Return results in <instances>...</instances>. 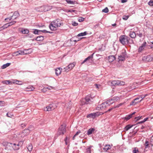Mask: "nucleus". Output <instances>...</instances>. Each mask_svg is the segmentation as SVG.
I'll return each instance as SVG.
<instances>
[{"instance_id":"obj_1","label":"nucleus","mask_w":153,"mask_h":153,"mask_svg":"<svg viewBox=\"0 0 153 153\" xmlns=\"http://www.w3.org/2000/svg\"><path fill=\"white\" fill-rule=\"evenodd\" d=\"M63 25V23L59 19L54 20L49 25V28L51 30H54L56 28Z\"/></svg>"},{"instance_id":"obj_2","label":"nucleus","mask_w":153,"mask_h":153,"mask_svg":"<svg viewBox=\"0 0 153 153\" xmlns=\"http://www.w3.org/2000/svg\"><path fill=\"white\" fill-rule=\"evenodd\" d=\"M4 146H6L7 148H8V146H11L14 150H18L19 149L20 147L21 146L22 144V141H20L17 143H11L8 142H4L2 143Z\"/></svg>"},{"instance_id":"obj_3","label":"nucleus","mask_w":153,"mask_h":153,"mask_svg":"<svg viewBox=\"0 0 153 153\" xmlns=\"http://www.w3.org/2000/svg\"><path fill=\"white\" fill-rule=\"evenodd\" d=\"M114 100V99H111V100H109L106 101V102L102 103L98 107V108H100V109H98L99 110L100 109L101 110L105 109L106 107L112 104L113 102L112 101Z\"/></svg>"},{"instance_id":"obj_4","label":"nucleus","mask_w":153,"mask_h":153,"mask_svg":"<svg viewBox=\"0 0 153 153\" xmlns=\"http://www.w3.org/2000/svg\"><path fill=\"white\" fill-rule=\"evenodd\" d=\"M108 84L111 86H113L116 85H122L125 84V82L120 80H112L108 82Z\"/></svg>"},{"instance_id":"obj_5","label":"nucleus","mask_w":153,"mask_h":153,"mask_svg":"<svg viewBox=\"0 0 153 153\" xmlns=\"http://www.w3.org/2000/svg\"><path fill=\"white\" fill-rule=\"evenodd\" d=\"M52 8L51 6L47 5L38 7L36 8V10L38 11L46 12L51 10Z\"/></svg>"},{"instance_id":"obj_6","label":"nucleus","mask_w":153,"mask_h":153,"mask_svg":"<svg viewBox=\"0 0 153 153\" xmlns=\"http://www.w3.org/2000/svg\"><path fill=\"white\" fill-rule=\"evenodd\" d=\"M128 37L125 35L121 36L119 40L120 43L123 45L128 44Z\"/></svg>"},{"instance_id":"obj_7","label":"nucleus","mask_w":153,"mask_h":153,"mask_svg":"<svg viewBox=\"0 0 153 153\" xmlns=\"http://www.w3.org/2000/svg\"><path fill=\"white\" fill-rule=\"evenodd\" d=\"M126 52L125 50H123L120 55L118 56V59L119 61H124L127 57Z\"/></svg>"},{"instance_id":"obj_8","label":"nucleus","mask_w":153,"mask_h":153,"mask_svg":"<svg viewBox=\"0 0 153 153\" xmlns=\"http://www.w3.org/2000/svg\"><path fill=\"white\" fill-rule=\"evenodd\" d=\"M66 126L65 124L62 125L59 127L57 134L59 135H63L66 131Z\"/></svg>"},{"instance_id":"obj_9","label":"nucleus","mask_w":153,"mask_h":153,"mask_svg":"<svg viewBox=\"0 0 153 153\" xmlns=\"http://www.w3.org/2000/svg\"><path fill=\"white\" fill-rule=\"evenodd\" d=\"M91 97L89 96H86L85 99H82L81 101L82 104L83 105L85 104H88L91 103Z\"/></svg>"},{"instance_id":"obj_10","label":"nucleus","mask_w":153,"mask_h":153,"mask_svg":"<svg viewBox=\"0 0 153 153\" xmlns=\"http://www.w3.org/2000/svg\"><path fill=\"white\" fill-rule=\"evenodd\" d=\"M56 108V105L53 103L49 104L48 106L44 108L45 111H50L54 110Z\"/></svg>"},{"instance_id":"obj_11","label":"nucleus","mask_w":153,"mask_h":153,"mask_svg":"<svg viewBox=\"0 0 153 153\" xmlns=\"http://www.w3.org/2000/svg\"><path fill=\"white\" fill-rule=\"evenodd\" d=\"M25 137V136L22 132H20L17 134H15L13 135V137L15 139H16L17 138L18 139L20 140L24 138Z\"/></svg>"},{"instance_id":"obj_12","label":"nucleus","mask_w":153,"mask_h":153,"mask_svg":"<svg viewBox=\"0 0 153 153\" xmlns=\"http://www.w3.org/2000/svg\"><path fill=\"white\" fill-rule=\"evenodd\" d=\"M19 13L17 11H16L14 12L12 16L11 17L6 18L5 19V20H7L8 19H9V20H10L12 19V18H14V19H15L19 17Z\"/></svg>"},{"instance_id":"obj_13","label":"nucleus","mask_w":153,"mask_h":153,"mask_svg":"<svg viewBox=\"0 0 153 153\" xmlns=\"http://www.w3.org/2000/svg\"><path fill=\"white\" fill-rule=\"evenodd\" d=\"M142 59L145 62H150L153 60V58L151 56L147 55L143 57Z\"/></svg>"},{"instance_id":"obj_14","label":"nucleus","mask_w":153,"mask_h":153,"mask_svg":"<svg viewBox=\"0 0 153 153\" xmlns=\"http://www.w3.org/2000/svg\"><path fill=\"white\" fill-rule=\"evenodd\" d=\"M94 53H93L91 55L89 56L87 58H86L82 63L81 64H83L85 62L87 61H89L90 63L91 62L93 61L92 59H93V55L94 54Z\"/></svg>"},{"instance_id":"obj_15","label":"nucleus","mask_w":153,"mask_h":153,"mask_svg":"<svg viewBox=\"0 0 153 153\" xmlns=\"http://www.w3.org/2000/svg\"><path fill=\"white\" fill-rule=\"evenodd\" d=\"M146 42H144L140 46L138 49V52H141V51L145 50L146 48Z\"/></svg>"},{"instance_id":"obj_16","label":"nucleus","mask_w":153,"mask_h":153,"mask_svg":"<svg viewBox=\"0 0 153 153\" xmlns=\"http://www.w3.org/2000/svg\"><path fill=\"white\" fill-rule=\"evenodd\" d=\"M31 127V126H30L28 127V128L24 129L22 131V132L25 136L28 135L30 133V131L32 130L30 129Z\"/></svg>"},{"instance_id":"obj_17","label":"nucleus","mask_w":153,"mask_h":153,"mask_svg":"<svg viewBox=\"0 0 153 153\" xmlns=\"http://www.w3.org/2000/svg\"><path fill=\"white\" fill-rule=\"evenodd\" d=\"M140 99V98L137 97L134 99L130 103V105H136L137 103L140 102L139 101H137V100Z\"/></svg>"},{"instance_id":"obj_18","label":"nucleus","mask_w":153,"mask_h":153,"mask_svg":"<svg viewBox=\"0 0 153 153\" xmlns=\"http://www.w3.org/2000/svg\"><path fill=\"white\" fill-rule=\"evenodd\" d=\"M23 51H19L16 52H15L13 53L14 56H16L19 55H24Z\"/></svg>"},{"instance_id":"obj_19","label":"nucleus","mask_w":153,"mask_h":153,"mask_svg":"<svg viewBox=\"0 0 153 153\" xmlns=\"http://www.w3.org/2000/svg\"><path fill=\"white\" fill-rule=\"evenodd\" d=\"M24 55L30 53L32 52V50L30 48L28 49H25L23 51Z\"/></svg>"},{"instance_id":"obj_20","label":"nucleus","mask_w":153,"mask_h":153,"mask_svg":"<svg viewBox=\"0 0 153 153\" xmlns=\"http://www.w3.org/2000/svg\"><path fill=\"white\" fill-rule=\"evenodd\" d=\"M115 57L114 55L110 56L108 57V59L109 62H112L115 59Z\"/></svg>"},{"instance_id":"obj_21","label":"nucleus","mask_w":153,"mask_h":153,"mask_svg":"<svg viewBox=\"0 0 153 153\" xmlns=\"http://www.w3.org/2000/svg\"><path fill=\"white\" fill-rule=\"evenodd\" d=\"M75 65L76 63L75 62H73V63L70 64L68 66V68L70 70H71L75 66Z\"/></svg>"},{"instance_id":"obj_22","label":"nucleus","mask_w":153,"mask_h":153,"mask_svg":"<svg viewBox=\"0 0 153 153\" xmlns=\"http://www.w3.org/2000/svg\"><path fill=\"white\" fill-rule=\"evenodd\" d=\"M61 70L62 69L60 68H57L55 69L56 74L57 76H58L61 74Z\"/></svg>"},{"instance_id":"obj_23","label":"nucleus","mask_w":153,"mask_h":153,"mask_svg":"<svg viewBox=\"0 0 153 153\" xmlns=\"http://www.w3.org/2000/svg\"><path fill=\"white\" fill-rule=\"evenodd\" d=\"M111 148V146L109 145H106L103 148V149L105 152H106L108 150Z\"/></svg>"},{"instance_id":"obj_24","label":"nucleus","mask_w":153,"mask_h":153,"mask_svg":"<svg viewBox=\"0 0 153 153\" xmlns=\"http://www.w3.org/2000/svg\"><path fill=\"white\" fill-rule=\"evenodd\" d=\"M2 82L3 84H6V85H10L12 84V82L9 80H6L3 81Z\"/></svg>"},{"instance_id":"obj_25","label":"nucleus","mask_w":153,"mask_h":153,"mask_svg":"<svg viewBox=\"0 0 153 153\" xmlns=\"http://www.w3.org/2000/svg\"><path fill=\"white\" fill-rule=\"evenodd\" d=\"M129 35L132 38H134L136 36V34L134 32H131L130 33Z\"/></svg>"},{"instance_id":"obj_26","label":"nucleus","mask_w":153,"mask_h":153,"mask_svg":"<svg viewBox=\"0 0 153 153\" xmlns=\"http://www.w3.org/2000/svg\"><path fill=\"white\" fill-rule=\"evenodd\" d=\"M21 32L23 34H27L29 33V30L27 29H22Z\"/></svg>"},{"instance_id":"obj_27","label":"nucleus","mask_w":153,"mask_h":153,"mask_svg":"<svg viewBox=\"0 0 153 153\" xmlns=\"http://www.w3.org/2000/svg\"><path fill=\"white\" fill-rule=\"evenodd\" d=\"M95 130L94 128H91L88 129V131L87 134L88 135H89L92 134L93 131H94Z\"/></svg>"},{"instance_id":"obj_28","label":"nucleus","mask_w":153,"mask_h":153,"mask_svg":"<svg viewBox=\"0 0 153 153\" xmlns=\"http://www.w3.org/2000/svg\"><path fill=\"white\" fill-rule=\"evenodd\" d=\"M44 39V37L42 36H39L37 37L36 39V40L37 41H42Z\"/></svg>"},{"instance_id":"obj_29","label":"nucleus","mask_w":153,"mask_h":153,"mask_svg":"<svg viewBox=\"0 0 153 153\" xmlns=\"http://www.w3.org/2000/svg\"><path fill=\"white\" fill-rule=\"evenodd\" d=\"M12 84L13 83V84L16 83V84H18V85H22V83H17V82H22L21 81H19L17 80L16 79L13 80V81H12Z\"/></svg>"},{"instance_id":"obj_30","label":"nucleus","mask_w":153,"mask_h":153,"mask_svg":"<svg viewBox=\"0 0 153 153\" xmlns=\"http://www.w3.org/2000/svg\"><path fill=\"white\" fill-rule=\"evenodd\" d=\"M27 149L29 151H31L33 149L32 145L31 144H29L28 146L27 147Z\"/></svg>"},{"instance_id":"obj_31","label":"nucleus","mask_w":153,"mask_h":153,"mask_svg":"<svg viewBox=\"0 0 153 153\" xmlns=\"http://www.w3.org/2000/svg\"><path fill=\"white\" fill-rule=\"evenodd\" d=\"M133 125H127L124 128V130L126 131H128L129 129H130Z\"/></svg>"},{"instance_id":"obj_32","label":"nucleus","mask_w":153,"mask_h":153,"mask_svg":"<svg viewBox=\"0 0 153 153\" xmlns=\"http://www.w3.org/2000/svg\"><path fill=\"white\" fill-rule=\"evenodd\" d=\"M10 63H7L6 64H4L1 66V68L2 69H4L7 67L9 66L10 65Z\"/></svg>"},{"instance_id":"obj_33","label":"nucleus","mask_w":153,"mask_h":153,"mask_svg":"<svg viewBox=\"0 0 153 153\" xmlns=\"http://www.w3.org/2000/svg\"><path fill=\"white\" fill-rule=\"evenodd\" d=\"M87 34V33L85 31L84 32L81 33H79V34H78L77 35V36L78 37L83 36H85V35H86Z\"/></svg>"},{"instance_id":"obj_34","label":"nucleus","mask_w":153,"mask_h":153,"mask_svg":"<svg viewBox=\"0 0 153 153\" xmlns=\"http://www.w3.org/2000/svg\"><path fill=\"white\" fill-rule=\"evenodd\" d=\"M96 114L95 113L91 114L87 116V117H91L92 118H94Z\"/></svg>"},{"instance_id":"obj_35","label":"nucleus","mask_w":153,"mask_h":153,"mask_svg":"<svg viewBox=\"0 0 153 153\" xmlns=\"http://www.w3.org/2000/svg\"><path fill=\"white\" fill-rule=\"evenodd\" d=\"M139 152L138 149L137 147H134L132 151L133 153H138Z\"/></svg>"},{"instance_id":"obj_36","label":"nucleus","mask_w":153,"mask_h":153,"mask_svg":"<svg viewBox=\"0 0 153 153\" xmlns=\"http://www.w3.org/2000/svg\"><path fill=\"white\" fill-rule=\"evenodd\" d=\"M128 44H132L134 43V42L133 40L130 38L129 37H128Z\"/></svg>"},{"instance_id":"obj_37","label":"nucleus","mask_w":153,"mask_h":153,"mask_svg":"<svg viewBox=\"0 0 153 153\" xmlns=\"http://www.w3.org/2000/svg\"><path fill=\"white\" fill-rule=\"evenodd\" d=\"M149 142L146 140L144 144V145L145 146V148H147L149 147V145H150V144H149Z\"/></svg>"},{"instance_id":"obj_38","label":"nucleus","mask_w":153,"mask_h":153,"mask_svg":"<svg viewBox=\"0 0 153 153\" xmlns=\"http://www.w3.org/2000/svg\"><path fill=\"white\" fill-rule=\"evenodd\" d=\"M69 4H75V1H73L70 0H65Z\"/></svg>"},{"instance_id":"obj_39","label":"nucleus","mask_w":153,"mask_h":153,"mask_svg":"<svg viewBox=\"0 0 153 153\" xmlns=\"http://www.w3.org/2000/svg\"><path fill=\"white\" fill-rule=\"evenodd\" d=\"M45 88H47L49 90H51V89H54V88L53 87L49 86L47 88H45L43 89V91L44 90Z\"/></svg>"},{"instance_id":"obj_40","label":"nucleus","mask_w":153,"mask_h":153,"mask_svg":"<svg viewBox=\"0 0 153 153\" xmlns=\"http://www.w3.org/2000/svg\"><path fill=\"white\" fill-rule=\"evenodd\" d=\"M91 146L88 147V148L86 149V152L87 153H91Z\"/></svg>"},{"instance_id":"obj_41","label":"nucleus","mask_w":153,"mask_h":153,"mask_svg":"<svg viewBox=\"0 0 153 153\" xmlns=\"http://www.w3.org/2000/svg\"><path fill=\"white\" fill-rule=\"evenodd\" d=\"M16 23V21H13V22H10L7 23L8 25V26H11V25L14 24Z\"/></svg>"},{"instance_id":"obj_42","label":"nucleus","mask_w":153,"mask_h":153,"mask_svg":"<svg viewBox=\"0 0 153 153\" xmlns=\"http://www.w3.org/2000/svg\"><path fill=\"white\" fill-rule=\"evenodd\" d=\"M108 9L107 7H106L102 10V12L105 13H107L108 12Z\"/></svg>"},{"instance_id":"obj_43","label":"nucleus","mask_w":153,"mask_h":153,"mask_svg":"<svg viewBox=\"0 0 153 153\" xmlns=\"http://www.w3.org/2000/svg\"><path fill=\"white\" fill-rule=\"evenodd\" d=\"M9 27V26H8V23H7L5 25H4L2 27H1V28H2L3 29H4L5 28H6L7 27Z\"/></svg>"},{"instance_id":"obj_44","label":"nucleus","mask_w":153,"mask_h":153,"mask_svg":"<svg viewBox=\"0 0 153 153\" xmlns=\"http://www.w3.org/2000/svg\"><path fill=\"white\" fill-rule=\"evenodd\" d=\"M80 130H79L76 133V134L74 135V137H73V140H74V139H75V137L78 135L80 133Z\"/></svg>"},{"instance_id":"obj_45","label":"nucleus","mask_w":153,"mask_h":153,"mask_svg":"<svg viewBox=\"0 0 153 153\" xmlns=\"http://www.w3.org/2000/svg\"><path fill=\"white\" fill-rule=\"evenodd\" d=\"M27 89H30L31 91H33V90L35 88L34 87L31 86H28L27 88Z\"/></svg>"},{"instance_id":"obj_46","label":"nucleus","mask_w":153,"mask_h":153,"mask_svg":"<svg viewBox=\"0 0 153 153\" xmlns=\"http://www.w3.org/2000/svg\"><path fill=\"white\" fill-rule=\"evenodd\" d=\"M5 102L4 101H0V106H3L5 105Z\"/></svg>"},{"instance_id":"obj_47","label":"nucleus","mask_w":153,"mask_h":153,"mask_svg":"<svg viewBox=\"0 0 153 153\" xmlns=\"http://www.w3.org/2000/svg\"><path fill=\"white\" fill-rule=\"evenodd\" d=\"M72 25L74 26H76L78 25V23L75 21L72 22Z\"/></svg>"},{"instance_id":"obj_48","label":"nucleus","mask_w":153,"mask_h":153,"mask_svg":"<svg viewBox=\"0 0 153 153\" xmlns=\"http://www.w3.org/2000/svg\"><path fill=\"white\" fill-rule=\"evenodd\" d=\"M150 144L152 146L153 145V137L152 136L151 137Z\"/></svg>"},{"instance_id":"obj_49","label":"nucleus","mask_w":153,"mask_h":153,"mask_svg":"<svg viewBox=\"0 0 153 153\" xmlns=\"http://www.w3.org/2000/svg\"><path fill=\"white\" fill-rule=\"evenodd\" d=\"M63 70H64V71L65 72H68L69 70H70L68 68V66H67L66 67H65L64 68Z\"/></svg>"},{"instance_id":"obj_50","label":"nucleus","mask_w":153,"mask_h":153,"mask_svg":"<svg viewBox=\"0 0 153 153\" xmlns=\"http://www.w3.org/2000/svg\"><path fill=\"white\" fill-rule=\"evenodd\" d=\"M129 16H126V15H124L123 16V19L124 20H126L127 19Z\"/></svg>"},{"instance_id":"obj_51","label":"nucleus","mask_w":153,"mask_h":153,"mask_svg":"<svg viewBox=\"0 0 153 153\" xmlns=\"http://www.w3.org/2000/svg\"><path fill=\"white\" fill-rule=\"evenodd\" d=\"M148 4L151 6H153V0H151L149 2H148Z\"/></svg>"},{"instance_id":"obj_52","label":"nucleus","mask_w":153,"mask_h":153,"mask_svg":"<svg viewBox=\"0 0 153 153\" xmlns=\"http://www.w3.org/2000/svg\"><path fill=\"white\" fill-rule=\"evenodd\" d=\"M84 19L83 17H80L78 19V21L79 22H82L84 21Z\"/></svg>"},{"instance_id":"obj_53","label":"nucleus","mask_w":153,"mask_h":153,"mask_svg":"<svg viewBox=\"0 0 153 153\" xmlns=\"http://www.w3.org/2000/svg\"><path fill=\"white\" fill-rule=\"evenodd\" d=\"M135 113V112H133L132 114L128 115V117H130V118H131L132 117V115L134 114Z\"/></svg>"},{"instance_id":"obj_54","label":"nucleus","mask_w":153,"mask_h":153,"mask_svg":"<svg viewBox=\"0 0 153 153\" xmlns=\"http://www.w3.org/2000/svg\"><path fill=\"white\" fill-rule=\"evenodd\" d=\"M145 96L141 95L140 97H139V98H140H140L141 99V100L139 101V102H140L145 97Z\"/></svg>"},{"instance_id":"obj_55","label":"nucleus","mask_w":153,"mask_h":153,"mask_svg":"<svg viewBox=\"0 0 153 153\" xmlns=\"http://www.w3.org/2000/svg\"><path fill=\"white\" fill-rule=\"evenodd\" d=\"M137 34L140 37H142V34L140 32H139V33H137Z\"/></svg>"},{"instance_id":"obj_56","label":"nucleus","mask_w":153,"mask_h":153,"mask_svg":"<svg viewBox=\"0 0 153 153\" xmlns=\"http://www.w3.org/2000/svg\"><path fill=\"white\" fill-rule=\"evenodd\" d=\"M141 117H135V119H136V121H137V120H139L140 119H141Z\"/></svg>"},{"instance_id":"obj_57","label":"nucleus","mask_w":153,"mask_h":153,"mask_svg":"<svg viewBox=\"0 0 153 153\" xmlns=\"http://www.w3.org/2000/svg\"><path fill=\"white\" fill-rule=\"evenodd\" d=\"M38 33V30H37L35 29L33 32L35 34H37Z\"/></svg>"},{"instance_id":"obj_58","label":"nucleus","mask_w":153,"mask_h":153,"mask_svg":"<svg viewBox=\"0 0 153 153\" xmlns=\"http://www.w3.org/2000/svg\"><path fill=\"white\" fill-rule=\"evenodd\" d=\"M130 119V117H128V116H127L126 117H125L124 119L126 120H128Z\"/></svg>"},{"instance_id":"obj_59","label":"nucleus","mask_w":153,"mask_h":153,"mask_svg":"<svg viewBox=\"0 0 153 153\" xmlns=\"http://www.w3.org/2000/svg\"><path fill=\"white\" fill-rule=\"evenodd\" d=\"M7 116L8 117H11L12 116V115L11 114H9L8 113H7Z\"/></svg>"},{"instance_id":"obj_60","label":"nucleus","mask_w":153,"mask_h":153,"mask_svg":"<svg viewBox=\"0 0 153 153\" xmlns=\"http://www.w3.org/2000/svg\"><path fill=\"white\" fill-rule=\"evenodd\" d=\"M95 85L96 87L97 88H99V87L100 86V85H98L97 84H95Z\"/></svg>"},{"instance_id":"obj_61","label":"nucleus","mask_w":153,"mask_h":153,"mask_svg":"<svg viewBox=\"0 0 153 153\" xmlns=\"http://www.w3.org/2000/svg\"><path fill=\"white\" fill-rule=\"evenodd\" d=\"M41 31L43 33H50V32L49 31H47L46 30H41Z\"/></svg>"},{"instance_id":"obj_62","label":"nucleus","mask_w":153,"mask_h":153,"mask_svg":"<svg viewBox=\"0 0 153 153\" xmlns=\"http://www.w3.org/2000/svg\"><path fill=\"white\" fill-rule=\"evenodd\" d=\"M21 126L22 127L24 128L25 127L26 125L25 124H21Z\"/></svg>"},{"instance_id":"obj_63","label":"nucleus","mask_w":153,"mask_h":153,"mask_svg":"<svg viewBox=\"0 0 153 153\" xmlns=\"http://www.w3.org/2000/svg\"><path fill=\"white\" fill-rule=\"evenodd\" d=\"M67 137H66L65 139V143L66 145L67 144Z\"/></svg>"},{"instance_id":"obj_64","label":"nucleus","mask_w":153,"mask_h":153,"mask_svg":"<svg viewBox=\"0 0 153 153\" xmlns=\"http://www.w3.org/2000/svg\"><path fill=\"white\" fill-rule=\"evenodd\" d=\"M127 0H121V2L123 3L126 2L127 1Z\"/></svg>"}]
</instances>
